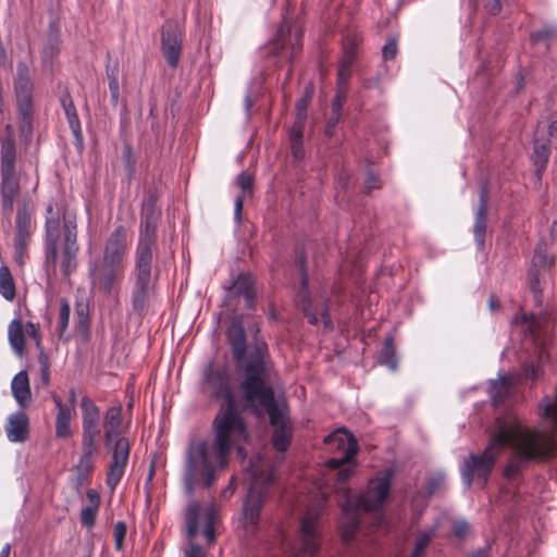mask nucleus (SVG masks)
<instances>
[{
  "instance_id": "nucleus-57",
  "label": "nucleus",
  "mask_w": 557,
  "mask_h": 557,
  "mask_svg": "<svg viewBox=\"0 0 557 557\" xmlns=\"http://www.w3.org/2000/svg\"><path fill=\"white\" fill-rule=\"evenodd\" d=\"M26 333L27 335L36 342V346L40 347L41 345V336L39 331V324H35L33 322L26 323Z\"/></svg>"
},
{
  "instance_id": "nucleus-61",
  "label": "nucleus",
  "mask_w": 557,
  "mask_h": 557,
  "mask_svg": "<svg viewBox=\"0 0 557 557\" xmlns=\"http://www.w3.org/2000/svg\"><path fill=\"white\" fill-rule=\"evenodd\" d=\"M290 151L295 161H301L305 158V149L302 143L290 144Z\"/></svg>"
},
{
  "instance_id": "nucleus-42",
  "label": "nucleus",
  "mask_w": 557,
  "mask_h": 557,
  "mask_svg": "<svg viewBox=\"0 0 557 557\" xmlns=\"http://www.w3.org/2000/svg\"><path fill=\"white\" fill-rule=\"evenodd\" d=\"M435 534H436L435 528H432L428 531L420 532L417 535L414 547H413V550H412L410 557H421L424 549L428 547V545L430 544L432 539L435 536Z\"/></svg>"
},
{
  "instance_id": "nucleus-30",
  "label": "nucleus",
  "mask_w": 557,
  "mask_h": 557,
  "mask_svg": "<svg viewBox=\"0 0 557 557\" xmlns=\"http://www.w3.org/2000/svg\"><path fill=\"white\" fill-rule=\"evenodd\" d=\"M11 391L16 403L25 408L32 399L29 380L26 371H20L11 382Z\"/></svg>"
},
{
  "instance_id": "nucleus-8",
  "label": "nucleus",
  "mask_w": 557,
  "mask_h": 557,
  "mask_svg": "<svg viewBox=\"0 0 557 557\" xmlns=\"http://www.w3.org/2000/svg\"><path fill=\"white\" fill-rule=\"evenodd\" d=\"M321 511L308 509L299 521L292 557H315L322 543Z\"/></svg>"
},
{
  "instance_id": "nucleus-16",
  "label": "nucleus",
  "mask_w": 557,
  "mask_h": 557,
  "mask_svg": "<svg viewBox=\"0 0 557 557\" xmlns=\"http://www.w3.org/2000/svg\"><path fill=\"white\" fill-rule=\"evenodd\" d=\"M203 513L206 525L203 529V535L208 543L212 544L215 542V532H214V520H215V509L213 506H208L205 509L200 505V503L196 500H190L185 510L184 517L186 522V534L189 541H194L199 530V518Z\"/></svg>"
},
{
  "instance_id": "nucleus-48",
  "label": "nucleus",
  "mask_w": 557,
  "mask_h": 557,
  "mask_svg": "<svg viewBox=\"0 0 557 557\" xmlns=\"http://www.w3.org/2000/svg\"><path fill=\"white\" fill-rule=\"evenodd\" d=\"M529 285L531 290L534 294V298L536 301H541L542 297V286L540 282V269L530 268L529 273Z\"/></svg>"
},
{
  "instance_id": "nucleus-39",
  "label": "nucleus",
  "mask_w": 557,
  "mask_h": 557,
  "mask_svg": "<svg viewBox=\"0 0 557 557\" xmlns=\"http://www.w3.org/2000/svg\"><path fill=\"white\" fill-rule=\"evenodd\" d=\"M555 263L554 257H547V245L545 240H540L535 247L534 256L532 259V267L535 269L550 268Z\"/></svg>"
},
{
  "instance_id": "nucleus-27",
  "label": "nucleus",
  "mask_w": 557,
  "mask_h": 557,
  "mask_svg": "<svg viewBox=\"0 0 557 557\" xmlns=\"http://www.w3.org/2000/svg\"><path fill=\"white\" fill-rule=\"evenodd\" d=\"M52 400L58 410L55 417V436L66 440L73 435L71 420L75 411L72 407L63 404L62 399L57 395H52Z\"/></svg>"
},
{
  "instance_id": "nucleus-14",
  "label": "nucleus",
  "mask_w": 557,
  "mask_h": 557,
  "mask_svg": "<svg viewBox=\"0 0 557 557\" xmlns=\"http://www.w3.org/2000/svg\"><path fill=\"white\" fill-rule=\"evenodd\" d=\"M14 227V257L22 264L27 256L28 246L35 230L32 203L28 198H24L17 203Z\"/></svg>"
},
{
  "instance_id": "nucleus-4",
  "label": "nucleus",
  "mask_w": 557,
  "mask_h": 557,
  "mask_svg": "<svg viewBox=\"0 0 557 557\" xmlns=\"http://www.w3.org/2000/svg\"><path fill=\"white\" fill-rule=\"evenodd\" d=\"M160 219H141L138 239L134 250V264L129 272L131 305L134 312L141 315L153 294L157 275L153 274V260L158 249L157 228Z\"/></svg>"
},
{
  "instance_id": "nucleus-54",
  "label": "nucleus",
  "mask_w": 557,
  "mask_h": 557,
  "mask_svg": "<svg viewBox=\"0 0 557 557\" xmlns=\"http://www.w3.org/2000/svg\"><path fill=\"white\" fill-rule=\"evenodd\" d=\"M470 524L466 520H457L453 524V534L459 539L463 540L470 532Z\"/></svg>"
},
{
  "instance_id": "nucleus-58",
  "label": "nucleus",
  "mask_w": 557,
  "mask_h": 557,
  "mask_svg": "<svg viewBox=\"0 0 557 557\" xmlns=\"http://www.w3.org/2000/svg\"><path fill=\"white\" fill-rule=\"evenodd\" d=\"M185 557H207V553L202 546L191 541L189 547L185 550Z\"/></svg>"
},
{
  "instance_id": "nucleus-34",
  "label": "nucleus",
  "mask_w": 557,
  "mask_h": 557,
  "mask_svg": "<svg viewBox=\"0 0 557 557\" xmlns=\"http://www.w3.org/2000/svg\"><path fill=\"white\" fill-rule=\"evenodd\" d=\"M379 363L387 367L392 371L397 370L398 358L395 347V338L392 334H387L384 338L383 347L379 355Z\"/></svg>"
},
{
  "instance_id": "nucleus-11",
  "label": "nucleus",
  "mask_w": 557,
  "mask_h": 557,
  "mask_svg": "<svg viewBox=\"0 0 557 557\" xmlns=\"http://www.w3.org/2000/svg\"><path fill=\"white\" fill-rule=\"evenodd\" d=\"M125 267L123 262L101 256V259L90 260L88 275L92 288L104 295H110L115 284L123 278Z\"/></svg>"
},
{
  "instance_id": "nucleus-60",
  "label": "nucleus",
  "mask_w": 557,
  "mask_h": 557,
  "mask_svg": "<svg viewBox=\"0 0 557 557\" xmlns=\"http://www.w3.org/2000/svg\"><path fill=\"white\" fill-rule=\"evenodd\" d=\"M309 103L308 96H301L296 102V115L307 116Z\"/></svg>"
},
{
  "instance_id": "nucleus-44",
  "label": "nucleus",
  "mask_w": 557,
  "mask_h": 557,
  "mask_svg": "<svg viewBox=\"0 0 557 557\" xmlns=\"http://www.w3.org/2000/svg\"><path fill=\"white\" fill-rule=\"evenodd\" d=\"M70 313H71L70 304L66 299L62 298L60 300V311H59V321H58V332H59L60 338L63 337V334L65 333V331L69 326Z\"/></svg>"
},
{
  "instance_id": "nucleus-49",
  "label": "nucleus",
  "mask_w": 557,
  "mask_h": 557,
  "mask_svg": "<svg viewBox=\"0 0 557 557\" xmlns=\"http://www.w3.org/2000/svg\"><path fill=\"white\" fill-rule=\"evenodd\" d=\"M126 530H127V528H126V523L124 521H117L114 524L113 536H114V542H115L114 546H115L116 550L123 549Z\"/></svg>"
},
{
  "instance_id": "nucleus-7",
  "label": "nucleus",
  "mask_w": 557,
  "mask_h": 557,
  "mask_svg": "<svg viewBox=\"0 0 557 557\" xmlns=\"http://www.w3.org/2000/svg\"><path fill=\"white\" fill-rule=\"evenodd\" d=\"M33 89L34 85L29 74L28 65L21 61L16 66V77L14 79V91L16 96V106L18 112L20 136L27 145L33 135Z\"/></svg>"
},
{
  "instance_id": "nucleus-31",
  "label": "nucleus",
  "mask_w": 557,
  "mask_h": 557,
  "mask_svg": "<svg viewBox=\"0 0 557 557\" xmlns=\"http://www.w3.org/2000/svg\"><path fill=\"white\" fill-rule=\"evenodd\" d=\"M231 290H234L236 295L244 296L246 306L249 309L255 308V282L250 274L240 273L230 286Z\"/></svg>"
},
{
  "instance_id": "nucleus-40",
  "label": "nucleus",
  "mask_w": 557,
  "mask_h": 557,
  "mask_svg": "<svg viewBox=\"0 0 557 557\" xmlns=\"http://www.w3.org/2000/svg\"><path fill=\"white\" fill-rule=\"evenodd\" d=\"M76 324L78 332L88 336L89 334V307L86 304L78 302L75 308Z\"/></svg>"
},
{
  "instance_id": "nucleus-36",
  "label": "nucleus",
  "mask_w": 557,
  "mask_h": 557,
  "mask_svg": "<svg viewBox=\"0 0 557 557\" xmlns=\"http://www.w3.org/2000/svg\"><path fill=\"white\" fill-rule=\"evenodd\" d=\"M8 338L14 352L22 356L25 348V336L23 324L20 319H14L9 324Z\"/></svg>"
},
{
  "instance_id": "nucleus-51",
  "label": "nucleus",
  "mask_w": 557,
  "mask_h": 557,
  "mask_svg": "<svg viewBox=\"0 0 557 557\" xmlns=\"http://www.w3.org/2000/svg\"><path fill=\"white\" fill-rule=\"evenodd\" d=\"M348 95V90L344 89V87L337 88L336 94L332 100L331 112H336L342 114L343 104L346 101Z\"/></svg>"
},
{
  "instance_id": "nucleus-43",
  "label": "nucleus",
  "mask_w": 557,
  "mask_h": 557,
  "mask_svg": "<svg viewBox=\"0 0 557 557\" xmlns=\"http://www.w3.org/2000/svg\"><path fill=\"white\" fill-rule=\"evenodd\" d=\"M557 38V29L553 26H546L542 29L532 32L530 34V40L533 44L545 42L548 47L549 42Z\"/></svg>"
},
{
  "instance_id": "nucleus-47",
  "label": "nucleus",
  "mask_w": 557,
  "mask_h": 557,
  "mask_svg": "<svg viewBox=\"0 0 557 557\" xmlns=\"http://www.w3.org/2000/svg\"><path fill=\"white\" fill-rule=\"evenodd\" d=\"M60 41L57 37H50L41 50V58L45 63L52 62L59 53Z\"/></svg>"
},
{
  "instance_id": "nucleus-50",
  "label": "nucleus",
  "mask_w": 557,
  "mask_h": 557,
  "mask_svg": "<svg viewBox=\"0 0 557 557\" xmlns=\"http://www.w3.org/2000/svg\"><path fill=\"white\" fill-rule=\"evenodd\" d=\"M398 52L397 38L391 37L382 48V57L385 61L394 60Z\"/></svg>"
},
{
  "instance_id": "nucleus-20",
  "label": "nucleus",
  "mask_w": 557,
  "mask_h": 557,
  "mask_svg": "<svg viewBox=\"0 0 557 557\" xmlns=\"http://www.w3.org/2000/svg\"><path fill=\"white\" fill-rule=\"evenodd\" d=\"M60 215L45 216V269L48 274H55L59 260Z\"/></svg>"
},
{
  "instance_id": "nucleus-25",
  "label": "nucleus",
  "mask_w": 557,
  "mask_h": 557,
  "mask_svg": "<svg viewBox=\"0 0 557 557\" xmlns=\"http://www.w3.org/2000/svg\"><path fill=\"white\" fill-rule=\"evenodd\" d=\"M59 100H60L61 107L64 110V114L66 116L71 132L75 138V145L77 147H83L84 137H83L79 116H78L76 107L74 104L73 98L67 88H64L61 91Z\"/></svg>"
},
{
  "instance_id": "nucleus-6",
  "label": "nucleus",
  "mask_w": 557,
  "mask_h": 557,
  "mask_svg": "<svg viewBox=\"0 0 557 557\" xmlns=\"http://www.w3.org/2000/svg\"><path fill=\"white\" fill-rule=\"evenodd\" d=\"M391 478L389 475H384L376 481H372L366 493L347 497L346 502L342 505L344 518L341 521L342 537L345 542H350L359 529L360 520L357 511L370 512L379 510L387 498Z\"/></svg>"
},
{
  "instance_id": "nucleus-24",
  "label": "nucleus",
  "mask_w": 557,
  "mask_h": 557,
  "mask_svg": "<svg viewBox=\"0 0 557 557\" xmlns=\"http://www.w3.org/2000/svg\"><path fill=\"white\" fill-rule=\"evenodd\" d=\"M7 438L11 443H24L29 438V418L27 413L21 409L8 416L4 424Z\"/></svg>"
},
{
  "instance_id": "nucleus-5",
  "label": "nucleus",
  "mask_w": 557,
  "mask_h": 557,
  "mask_svg": "<svg viewBox=\"0 0 557 557\" xmlns=\"http://www.w3.org/2000/svg\"><path fill=\"white\" fill-rule=\"evenodd\" d=\"M17 135L15 127L7 123L0 128V206L9 216L21 191V175L17 170Z\"/></svg>"
},
{
  "instance_id": "nucleus-45",
  "label": "nucleus",
  "mask_w": 557,
  "mask_h": 557,
  "mask_svg": "<svg viewBox=\"0 0 557 557\" xmlns=\"http://www.w3.org/2000/svg\"><path fill=\"white\" fill-rule=\"evenodd\" d=\"M445 475L442 472L435 473L428 478L425 482L424 496L426 498H431L434 494H436L444 485Z\"/></svg>"
},
{
  "instance_id": "nucleus-15",
  "label": "nucleus",
  "mask_w": 557,
  "mask_h": 557,
  "mask_svg": "<svg viewBox=\"0 0 557 557\" xmlns=\"http://www.w3.org/2000/svg\"><path fill=\"white\" fill-rule=\"evenodd\" d=\"M63 240L60 256L61 273L64 277H69L77 269V255L79 245L77 243V224L76 219L71 215L63 216Z\"/></svg>"
},
{
  "instance_id": "nucleus-17",
  "label": "nucleus",
  "mask_w": 557,
  "mask_h": 557,
  "mask_svg": "<svg viewBox=\"0 0 557 557\" xmlns=\"http://www.w3.org/2000/svg\"><path fill=\"white\" fill-rule=\"evenodd\" d=\"M183 28L175 20H166L161 29V47L169 66L176 69L182 53Z\"/></svg>"
},
{
  "instance_id": "nucleus-23",
  "label": "nucleus",
  "mask_w": 557,
  "mask_h": 557,
  "mask_svg": "<svg viewBox=\"0 0 557 557\" xmlns=\"http://www.w3.org/2000/svg\"><path fill=\"white\" fill-rule=\"evenodd\" d=\"M129 243V228L123 224L116 225L104 242L102 256L124 263Z\"/></svg>"
},
{
  "instance_id": "nucleus-10",
  "label": "nucleus",
  "mask_w": 557,
  "mask_h": 557,
  "mask_svg": "<svg viewBox=\"0 0 557 557\" xmlns=\"http://www.w3.org/2000/svg\"><path fill=\"white\" fill-rule=\"evenodd\" d=\"M302 29H293L286 22L281 23L276 34L264 48L267 57H277L293 63L301 51Z\"/></svg>"
},
{
  "instance_id": "nucleus-59",
  "label": "nucleus",
  "mask_w": 557,
  "mask_h": 557,
  "mask_svg": "<svg viewBox=\"0 0 557 557\" xmlns=\"http://www.w3.org/2000/svg\"><path fill=\"white\" fill-rule=\"evenodd\" d=\"M483 7L491 15H497L502 10L500 0H483Z\"/></svg>"
},
{
  "instance_id": "nucleus-55",
  "label": "nucleus",
  "mask_w": 557,
  "mask_h": 557,
  "mask_svg": "<svg viewBox=\"0 0 557 557\" xmlns=\"http://www.w3.org/2000/svg\"><path fill=\"white\" fill-rule=\"evenodd\" d=\"M342 119L341 113L331 112L330 116L326 120L324 134L326 137H332L334 135L335 128Z\"/></svg>"
},
{
  "instance_id": "nucleus-38",
  "label": "nucleus",
  "mask_w": 557,
  "mask_h": 557,
  "mask_svg": "<svg viewBox=\"0 0 557 557\" xmlns=\"http://www.w3.org/2000/svg\"><path fill=\"white\" fill-rule=\"evenodd\" d=\"M0 294L7 300H13L16 295L15 283L9 267H0Z\"/></svg>"
},
{
  "instance_id": "nucleus-12",
  "label": "nucleus",
  "mask_w": 557,
  "mask_h": 557,
  "mask_svg": "<svg viewBox=\"0 0 557 557\" xmlns=\"http://www.w3.org/2000/svg\"><path fill=\"white\" fill-rule=\"evenodd\" d=\"M103 442L107 451L111 455V461L106 473V484L114 491L125 473L131 453V443L123 435L110 438L103 437Z\"/></svg>"
},
{
  "instance_id": "nucleus-64",
  "label": "nucleus",
  "mask_w": 557,
  "mask_h": 557,
  "mask_svg": "<svg viewBox=\"0 0 557 557\" xmlns=\"http://www.w3.org/2000/svg\"><path fill=\"white\" fill-rule=\"evenodd\" d=\"M548 136L550 143L557 148V120L552 122L548 126Z\"/></svg>"
},
{
  "instance_id": "nucleus-37",
  "label": "nucleus",
  "mask_w": 557,
  "mask_h": 557,
  "mask_svg": "<svg viewBox=\"0 0 557 557\" xmlns=\"http://www.w3.org/2000/svg\"><path fill=\"white\" fill-rule=\"evenodd\" d=\"M159 195L156 187H149L146 190L145 199L141 206V219H160L161 210L158 208Z\"/></svg>"
},
{
  "instance_id": "nucleus-46",
  "label": "nucleus",
  "mask_w": 557,
  "mask_h": 557,
  "mask_svg": "<svg viewBox=\"0 0 557 557\" xmlns=\"http://www.w3.org/2000/svg\"><path fill=\"white\" fill-rule=\"evenodd\" d=\"M119 74H120V64L119 60L115 59L112 61L110 53H107V62H106V75L108 79V85H120L119 83Z\"/></svg>"
},
{
  "instance_id": "nucleus-2",
  "label": "nucleus",
  "mask_w": 557,
  "mask_h": 557,
  "mask_svg": "<svg viewBox=\"0 0 557 557\" xmlns=\"http://www.w3.org/2000/svg\"><path fill=\"white\" fill-rule=\"evenodd\" d=\"M212 443L191 442L186 450L184 465V492L191 497L198 484L211 487L216 481V468L224 469L234 446L248 440L247 423L238 403L220 406L212 423Z\"/></svg>"
},
{
  "instance_id": "nucleus-19",
  "label": "nucleus",
  "mask_w": 557,
  "mask_h": 557,
  "mask_svg": "<svg viewBox=\"0 0 557 557\" xmlns=\"http://www.w3.org/2000/svg\"><path fill=\"white\" fill-rule=\"evenodd\" d=\"M82 412V445L98 446L97 437L100 434L101 411L96 403L88 396L81 398Z\"/></svg>"
},
{
  "instance_id": "nucleus-26",
  "label": "nucleus",
  "mask_w": 557,
  "mask_h": 557,
  "mask_svg": "<svg viewBox=\"0 0 557 557\" xmlns=\"http://www.w3.org/2000/svg\"><path fill=\"white\" fill-rule=\"evenodd\" d=\"M486 187L481 188L480 193V205L475 213V221L473 226L474 240L476 244V248L480 251L485 249V236L487 230V195Z\"/></svg>"
},
{
  "instance_id": "nucleus-52",
  "label": "nucleus",
  "mask_w": 557,
  "mask_h": 557,
  "mask_svg": "<svg viewBox=\"0 0 557 557\" xmlns=\"http://www.w3.org/2000/svg\"><path fill=\"white\" fill-rule=\"evenodd\" d=\"M357 58V48L354 44L344 48L341 65L351 67Z\"/></svg>"
},
{
  "instance_id": "nucleus-32",
  "label": "nucleus",
  "mask_w": 557,
  "mask_h": 557,
  "mask_svg": "<svg viewBox=\"0 0 557 557\" xmlns=\"http://www.w3.org/2000/svg\"><path fill=\"white\" fill-rule=\"evenodd\" d=\"M512 382L510 376L504 374L498 380L490 382L488 394L494 407L505 404L511 394Z\"/></svg>"
},
{
  "instance_id": "nucleus-35",
  "label": "nucleus",
  "mask_w": 557,
  "mask_h": 557,
  "mask_svg": "<svg viewBox=\"0 0 557 557\" xmlns=\"http://www.w3.org/2000/svg\"><path fill=\"white\" fill-rule=\"evenodd\" d=\"M236 183L242 189V194L235 198L234 203V219L237 223L242 220V211L244 207L245 194L250 193L252 188V176L246 172L238 174Z\"/></svg>"
},
{
  "instance_id": "nucleus-1",
  "label": "nucleus",
  "mask_w": 557,
  "mask_h": 557,
  "mask_svg": "<svg viewBox=\"0 0 557 557\" xmlns=\"http://www.w3.org/2000/svg\"><path fill=\"white\" fill-rule=\"evenodd\" d=\"M496 432L481 455L470 454L461 466V476L469 488L476 478L485 486L496 460L505 446L509 445L513 456L505 468L507 476L518 474L527 462L545 460L553 456L556 448L554 437L539 430L521 428L517 422L496 419Z\"/></svg>"
},
{
  "instance_id": "nucleus-9",
  "label": "nucleus",
  "mask_w": 557,
  "mask_h": 557,
  "mask_svg": "<svg viewBox=\"0 0 557 557\" xmlns=\"http://www.w3.org/2000/svg\"><path fill=\"white\" fill-rule=\"evenodd\" d=\"M231 381V373L226 367L210 362L202 371L201 392L210 399H222L221 406L236 404Z\"/></svg>"
},
{
  "instance_id": "nucleus-41",
  "label": "nucleus",
  "mask_w": 557,
  "mask_h": 557,
  "mask_svg": "<svg viewBox=\"0 0 557 557\" xmlns=\"http://www.w3.org/2000/svg\"><path fill=\"white\" fill-rule=\"evenodd\" d=\"M299 306L308 323L311 325H317L319 322L318 309L313 306V302L308 294H302L300 296Z\"/></svg>"
},
{
  "instance_id": "nucleus-63",
  "label": "nucleus",
  "mask_w": 557,
  "mask_h": 557,
  "mask_svg": "<svg viewBox=\"0 0 557 557\" xmlns=\"http://www.w3.org/2000/svg\"><path fill=\"white\" fill-rule=\"evenodd\" d=\"M321 318H322L324 327L327 330H331L333 327V323H332V320L329 314V308L325 304L323 305L322 310H321Z\"/></svg>"
},
{
  "instance_id": "nucleus-22",
  "label": "nucleus",
  "mask_w": 557,
  "mask_h": 557,
  "mask_svg": "<svg viewBox=\"0 0 557 557\" xmlns=\"http://www.w3.org/2000/svg\"><path fill=\"white\" fill-rule=\"evenodd\" d=\"M97 453L98 446L82 445L81 457L73 469L74 475L70 478V483L77 493H81L82 488L90 483L96 467Z\"/></svg>"
},
{
  "instance_id": "nucleus-3",
  "label": "nucleus",
  "mask_w": 557,
  "mask_h": 557,
  "mask_svg": "<svg viewBox=\"0 0 557 557\" xmlns=\"http://www.w3.org/2000/svg\"><path fill=\"white\" fill-rule=\"evenodd\" d=\"M239 391L243 410L249 411L256 418L268 414L273 428L272 446L276 451H286L293 438L289 408L285 399L276 398L270 368L264 362L260 348L244 366Z\"/></svg>"
},
{
  "instance_id": "nucleus-18",
  "label": "nucleus",
  "mask_w": 557,
  "mask_h": 557,
  "mask_svg": "<svg viewBox=\"0 0 557 557\" xmlns=\"http://www.w3.org/2000/svg\"><path fill=\"white\" fill-rule=\"evenodd\" d=\"M227 342L232 349V355L235 361L238 364H242V376H244V366L246 362L249 361V359L257 354L258 349L260 348L262 350L263 360L267 363V366L271 369L269 362L265 360L267 355V345L264 343L258 344L256 346V350L253 354L249 356L247 360L246 354H247V342H246V331L244 327L243 322L239 319L233 320L227 329ZM243 377H240L242 380Z\"/></svg>"
},
{
  "instance_id": "nucleus-56",
  "label": "nucleus",
  "mask_w": 557,
  "mask_h": 557,
  "mask_svg": "<svg viewBox=\"0 0 557 557\" xmlns=\"http://www.w3.org/2000/svg\"><path fill=\"white\" fill-rule=\"evenodd\" d=\"M351 76V67H346L339 65L337 72V88L344 87V89L348 90V82Z\"/></svg>"
},
{
  "instance_id": "nucleus-33",
  "label": "nucleus",
  "mask_w": 557,
  "mask_h": 557,
  "mask_svg": "<svg viewBox=\"0 0 557 557\" xmlns=\"http://www.w3.org/2000/svg\"><path fill=\"white\" fill-rule=\"evenodd\" d=\"M88 505L81 511V522L84 527L91 528L95 525L98 509L100 507V495L96 490L89 488L86 492Z\"/></svg>"
},
{
  "instance_id": "nucleus-21",
  "label": "nucleus",
  "mask_w": 557,
  "mask_h": 557,
  "mask_svg": "<svg viewBox=\"0 0 557 557\" xmlns=\"http://www.w3.org/2000/svg\"><path fill=\"white\" fill-rule=\"evenodd\" d=\"M270 484V479L260 485L256 483L251 484L243 504V515L246 523L250 525L258 524L260 519V510L269 497Z\"/></svg>"
},
{
  "instance_id": "nucleus-13",
  "label": "nucleus",
  "mask_w": 557,
  "mask_h": 557,
  "mask_svg": "<svg viewBox=\"0 0 557 557\" xmlns=\"http://www.w3.org/2000/svg\"><path fill=\"white\" fill-rule=\"evenodd\" d=\"M325 443H337L338 448L344 449V455L341 458H330L325 461V467L331 470H337V481L343 483L347 481L352 474L354 468L349 465L352 458L358 453V443L355 437L344 431H336L325 438Z\"/></svg>"
},
{
  "instance_id": "nucleus-29",
  "label": "nucleus",
  "mask_w": 557,
  "mask_h": 557,
  "mask_svg": "<svg viewBox=\"0 0 557 557\" xmlns=\"http://www.w3.org/2000/svg\"><path fill=\"white\" fill-rule=\"evenodd\" d=\"M123 407L121 403H116L107 408L103 416V437H112L122 435L121 426L123 423Z\"/></svg>"
},
{
  "instance_id": "nucleus-28",
  "label": "nucleus",
  "mask_w": 557,
  "mask_h": 557,
  "mask_svg": "<svg viewBox=\"0 0 557 557\" xmlns=\"http://www.w3.org/2000/svg\"><path fill=\"white\" fill-rule=\"evenodd\" d=\"M550 145L553 144L548 138H540L535 136L533 139V152L531 154V161L539 177H541L542 173L547 168L550 157Z\"/></svg>"
},
{
  "instance_id": "nucleus-62",
  "label": "nucleus",
  "mask_w": 557,
  "mask_h": 557,
  "mask_svg": "<svg viewBox=\"0 0 557 557\" xmlns=\"http://www.w3.org/2000/svg\"><path fill=\"white\" fill-rule=\"evenodd\" d=\"M306 122H307V116L295 115V121H294L290 129L304 133L305 127H306Z\"/></svg>"
},
{
  "instance_id": "nucleus-53",
  "label": "nucleus",
  "mask_w": 557,
  "mask_h": 557,
  "mask_svg": "<svg viewBox=\"0 0 557 557\" xmlns=\"http://www.w3.org/2000/svg\"><path fill=\"white\" fill-rule=\"evenodd\" d=\"M366 193L370 195L372 190L381 188V180L372 170L367 171V177L364 181Z\"/></svg>"
}]
</instances>
